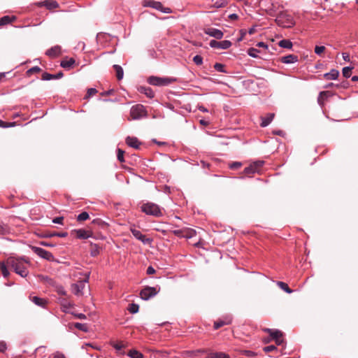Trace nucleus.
Returning a JSON list of instances; mask_svg holds the SVG:
<instances>
[{"label": "nucleus", "instance_id": "5701e85b", "mask_svg": "<svg viewBox=\"0 0 358 358\" xmlns=\"http://www.w3.org/2000/svg\"><path fill=\"white\" fill-rule=\"evenodd\" d=\"M274 113H268L266 117H262L261 127H265L268 126L274 117Z\"/></svg>", "mask_w": 358, "mask_h": 358}, {"label": "nucleus", "instance_id": "f257e3e1", "mask_svg": "<svg viewBox=\"0 0 358 358\" xmlns=\"http://www.w3.org/2000/svg\"><path fill=\"white\" fill-rule=\"evenodd\" d=\"M7 264L9 268H12L17 274L24 278L28 275L27 265L29 262L22 259L14 257L7 258Z\"/></svg>", "mask_w": 358, "mask_h": 358}, {"label": "nucleus", "instance_id": "7ed1b4c3", "mask_svg": "<svg viewBox=\"0 0 358 358\" xmlns=\"http://www.w3.org/2000/svg\"><path fill=\"white\" fill-rule=\"evenodd\" d=\"M264 162L263 161H257L252 163L249 166L245 168L243 173L251 177L254 173H259L263 166Z\"/></svg>", "mask_w": 358, "mask_h": 358}, {"label": "nucleus", "instance_id": "7c9ffc66", "mask_svg": "<svg viewBox=\"0 0 358 358\" xmlns=\"http://www.w3.org/2000/svg\"><path fill=\"white\" fill-rule=\"evenodd\" d=\"M110 345L117 350H121L123 348H125L127 346V343H124L123 341H117V342H110Z\"/></svg>", "mask_w": 358, "mask_h": 358}, {"label": "nucleus", "instance_id": "a19ab883", "mask_svg": "<svg viewBox=\"0 0 358 358\" xmlns=\"http://www.w3.org/2000/svg\"><path fill=\"white\" fill-rule=\"evenodd\" d=\"M138 309H139L138 305L135 304V303L130 304L129 308H128V310L131 313H133V314L134 313H136L138 311Z\"/></svg>", "mask_w": 358, "mask_h": 358}, {"label": "nucleus", "instance_id": "0eeeda50", "mask_svg": "<svg viewBox=\"0 0 358 358\" xmlns=\"http://www.w3.org/2000/svg\"><path fill=\"white\" fill-rule=\"evenodd\" d=\"M143 6L151 7L156 10H161L164 13H171V9L169 8H164L162 3L152 0H145L143 3Z\"/></svg>", "mask_w": 358, "mask_h": 358}, {"label": "nucleus", "instance_id": "680f3d73", "mask_svg": "<svg viewBox=\"0 0 358 358\" xmlns=\"http://www.w3.org/2000/svg\"><path fill=\"white\" fill-rule=\"evenodd\" d=\"M63 220H64L63 217H57L54 218L52 220V222L55 224H63Z\"/></svg>", "mask_w": 358, "mask_h": 358}, {"label": "nucleus", "instance_id": "79ce46f5", "mask_svg": "<svg viewBox=\"0 0 358 358\" xmlns=\"http://www.w3.org/2000/svg\"><path fill=\"white\" fill-rule=\"evenodd\" d=\"M326 48L324 46L316 45L314 51L315 54H317V55L322 56V55L324 52Z\"/></svg>", "mask_w": 358, "mask_h": 358}, {"label": "nucleus", "instance_id": "4be33fe9", "mask_svg": "<svg viewBox=\"0 0 358 358\" xmlns=\"http://www.w3.org/2000/svg\"><path fill=\"white\" fill-rule=\"evenodd\" d=\"M298 61V57L294 55H289L281 58V62L285 64H292Z\"/></svg>", "mask_w": 358, "mask_h": 358}, {"label": "nucleus", "instance_id": "58836bf2", "mask_svg": "<svg viewBox=\"0 0 358 358\" xmlns=\"http://www.w3.org/2000/svg\"><path fill=\"white\" fill-rule=\"evenodd\" d=\"M89 214L87 212H83L78 215L77 220L78 222H83L87 220V219H89Z\"/></svg>", "mask_w": 358, "mask_h": 358}, {"label": "nucleus", "instance_id": "4c0bfd02", "mask_svg": "<svg viewBox=\"0 0 358 358\" xmlns=\"http://www.w3.org/2000/svg\"><path fill=\"white\" fill-rule=\"evenodd\" d=\"M73 326L76 329L81 330L83 331L87 332L88 331V327H87V324H85L76 322V323L73 324Z\"/></svg>", "mask_w": 358, "mask_h": 358}, {"label": "nucleus", "instance_id": "c756f323", "mask_svg": "<svg viewBox=\"0 0 358 358\" xmlns=\"http://www.w3.org/2000/svg\"><path fill=\"white\" fill-rule=\"evenodd\" d=\"M196 235V231L190 228H184L183 238H190Z\"/></svg>", "mask_w": 358, "mask_h": 358}, {"label": "nucleus", "instance_id": "a878e982", "mask_svg": "<svg viewBox=\"0 0 358 358\" xmlns=\"http://www.w3.org/2000/svg\"><path fill=\"white\" fill-rule=\"evenodd\" d=\"M138 90L149 98H153L155 96V93L150 87H141Z\"/></svg>", "mask_w": 358, "mask_h": 358}, {"label": "nucleus", "instance_id": "f3484780", "mask_svg": "<svg viewBox=\"0 0 358 358\" xmlns=\"http://www.w3.org/2000/svg\"><path fill=\"white\" fill-rule=\"evenodd\" d=\"M17 20L15 15H5L0 18V27L11 24Z\"/></svg>", "mask_w": 358, "mask_h": 358}, {"label": "nucleus", "instance_id": "e433bc0d", "mask_svg": "<svg viewBox=\"0 0 358 358\" xmlns=\"http://www.w3.org/2000/svg\"><path fill=\"white\" fill-rule=\"evenodd\" d=\"M10 231V228L8 225L0 222V234L4 235L8 234Z\"/></svg>", "mask_w": 358, "mask_h": 358}, {"label": "nucleus", "instance_id": "13d9d810", "mask_svg": "<svg viewBox=\"0 0 358 358\" xmlns=\"http://www.w3.org/2000/svg\"><path fill=\"white\" fill-rule=\"evenodd\" d=\"M39 278H40L41 280H42L43 282H48L49 284H52V282H53L52 280L50 279L48 276L40 275Z\"/></svg>", "mask_w": 358, "mask_h": 358}, {"label": "nucleus", "instance_id": "4468645a", "mask_svg": "<svg viewBox=\"0 0 358 358\" xmlns=\"http://www.w3.org/2000/svg\"><path fill=\"white\" fill-rule=\"evenodd\" d=\"M131 232L136 239L141 241L144 244H150L152 241L150 238H146V236L143 235L139 230L136 229L131 228Z\"/></svg>", "mask_w": 358, "mask_h": 358}, {"label": "nucleus", "instance_id": "69168bd1", "mask_svg": "<svg viewBox=\"0 0 358 358\" xmlns=\"http://www.w3.org/2000/svg\"><path fill=\"white\" fill-rule=\"evenodd\" d=\"M245 355L250 357H255L256 354L254 352L252 351H245Z\"/></svg>", "mask_w": 358, "mask_h": 358}, {"label": "nucleus", "instance_id": "72a5a7b5", "mask_svg": "<svg viewBox=\"0 0 358 358\" xmlns=\"http://www.w3.org/2000/svg\"><path fill=\"white\" fill-rule=\"evenodd\" d=\"M278 45L282 48L287 49H290L292 47V43L289 40L287 39L281 40L280 41H279Z\"/></svg>", "mask_w": 358, "mask_h": 358}, {"label": "nucleus", "instance_id": "39448f33", "mask_svg": "<svg viewBox=\"0 0 358 358\" xmlns=\"http://www.w3.org/2000/svg\"><path fill=\"white\" fill-rule=\"evenodd\" d=\"M130 115L133 119L137 120L146 117L147 112L143 105L137 104L131 108Z\"/></svg>", "mask_w": 358, "mask_h": 358}, {"label": "nucleus", "instance_id": "37998d69", "mask_svg": "<svg viewBox=\"0 0 358 358\" xmlns=\"http://www.w3.org/2000/svg\"><path fill=\"white\" fill-rule=\"evenodd\" d=\"M352 69H353V67H349V66L344 67L343 69V76L345 78H349L351 75V71Z\"/></svg>", "mask_w": 358, "mask_h": 358}, {"label": "nucleus", "instance_id": "6e6d98bb", "mask_svg": "<svg viewBox=\"0 0 358 358\" xmlns=\"http://www.w3.org/2000/svg\"><path fill=\"white\" fill-rule=\"evenodd\" d=\"M173 234L178 237L183 238L184 228L181 229H177L172 231Z\"/></svg>", "mask_w": 358, "mask_h": 358}, {"label": "nucleus", "instance_id": "393cba45", "mask_svg": "<svg viewBox=\"0 0 358 358\" xmlns=\"http://www.w3.org/2000/svg\"><path fill=\"white\" fill-rule=\"evenodd\" d=\"M7 259L5 262H0V271L4 278H7L9 275Z\"/></svg>", "mask_w": 358, "mask_h": 358}, {"label": "nucleus", "instance_id": "1a4fd4ad", "mask_svg": "<svg viewBox=\"0 0 358 358\" xmlns=\"http://www.w3.org/2000/svg\"><path fill=\"white\" fill-rule=\"evenodd\" d=\"M276 21L278 24H282L284 27H291L294 24V20L288 15L281 13L278 16Z\"/></svg>", "mask_w": 358, "mask_h": 358}, {"label": "nucleus", "instance_id": "a211bd4d", "mask_svg": "<svg viewBox=\"0 0 358 358\" xmlns=\"http://www.w3.org/2000/svg\"><path fill=\"white\" fill-rule=\"evenodd\" d=\"M62 50L59 45H55L46 51V55L50 57H56L61 55Z\"/></svg>", "mask_w": 358, "mask_h": 358}, {"label": "nucleus", "instance_id": "ddd939ff", "mask_svg": "<svg viewBox=\"0 0 358 358\" xmlns=\"http://www.w3.org/2000/svg\"><path fill=\"white\" fill-rule=\"evenodd\" d=\"M71 234L74 235L78 238L86 239L92 236V232L85 229H75L71 231Z\"/></svg>", "mask_w": 358, "mask_h": 358}, {"label": "nucleus", "instance_id": "473e14b6", "mask_svg": "<svg viewBox=\"0 0 358 358\" xmlns=\"http://www.w3.org/2000/svg\"><path fill=\"white\" fill-rule=\"evenodd\" d=\"M113 68L116 72V77L117 80H121L123 78L124 72L122 68L119 65H114Z\"/></svg>", "mask_w": 358, "mask_h": 358}, {"label": "nucleus", "instance_id": "423d86ee", "mask_svg": "<svg viewBox=\"0 0 358 358\" xmlns=\"http://www.w3.org/2000/svg\"><path fill=\"white\" fill-rule=\"evenodd\" d=\"M174 80V79L169 78H159L157 76H150L148 80L150 85L156 86H166L173 83Z\"/></svg>", "mask_w": 358, "mask_h": 358}, {"label": "nucleus", "instance_id": "20e7f679", "mask_svg": "<svg viewBox=\"0 0 358 358\" xmlns=\"http://www.w3.org/2000/svg\"><path fill=\"white\" fill-rule=\"evenodd\" d=\"M264 331L268 333L272 340L275 341L277 345H280L283 343V333L278 329H264Z\"/></svg>", "mask_w": 358, "mask_h": 358}, {"label": "nucleus", "instance_id": "f03ea898", "mask_svg": "<svg viewBox=\"0 0 358 358\" xmlns=\"http://www.w3.org/2000/svg\"><path fill=\"white\" fill-rule=\"evenodd\" d=\"M141 210L147 215L155 217H161L162 215V210L158 205L154 203H146L142 205Z\"/></svg>", "mask_w": 358, "mask_h": 358}, {"label": "nucleus", "instance_id": "f704fd0d", "mask_svg": "<svg viewBox=\"0 0 358 358\" xmlns=\"http://www.w3.org/2000/svg\"><path fill=\"white\" fill-rule=\"evenodd\" d=\"M277 285H278V287L280 289H282V290H284L287 293L290 294V293L292 292V290L289 287V286L287 285V283H285L284 282L278 281L277 282Z\"/></svg>", "mask_w": 358, "mask_h": 358}, {"label": "nucleus", "instance_id": "0e129e2a", "mask_svg": "<svg viewBox=\"0 0 358 358\" xmlns=\"http://www.w3.org/2000/svg\"><path fill=\"white\" fill-rule=\"evenodd\" d=\"M155 272V269L152 266H149L147 268V274L148 275L154 274Z\"/></svg>", "mask_w": 358, "mask_h": 358}, {"label": "nucleus", "instance_id": "9d476101", "mask_svg": "<svg viewBox=\"0 0 358 358\" xmlns=\"http://www.w3.org/2000/svg\"><path fill=\"white\" fill-rule=\"evenodd\" d=\"M89 274L86 275L83 280L79 281L78 283H74L71 285V291L76 295H82L83 290L85 287V283L88 282Z\"/></svg>", "mask_w": 358, "mask_h": 358}, {"label": "nucleus", "instance_id": "5fc2aeb1", "mask_svg": "<svg viewBox=\"0 0 358 358\" xmlns=\"http://www.w3.org/2000/svg\"><path fill=\"white\" fill-rule=\"evenodd\" d=\"M276 350H277V348L275 345H268V346L264 347L263 348V350L265 352H273Z\"/></svg>", "mask_w": 358, "mask_h": 358}, {"label": "nucleus", "instance_id": "9b49d317", "mask_svg": "<svg viewBox=\"0 0 358 358\" xmlns=\"http://www.w3.org/2000/svg\"><path fill=\"white\" fill-rule=\"evenodd\" d=\"M210 46L213 48L227 50L231 45L230 41L224 40L222 41H217L215 40H211L209 43Z\"/></svg>", "mask_w": 358, "mask_h": 358}, {"label": "nucleus", "instance_id": "338daca9", "mask_svg": "<svg viewBox=\"0 0 358 358\" xmlns=\"http://www.w3.org/2000/svg\"><path fill=\"white\" fill-rule=\"evenodd\" d=\"M343 57L344 60H345L347 62L350 61V55L348 53H346V52L343 53Z\"/></svg>", "mask_w": 358, "mask_h": 358}, {"label": "nucleus", "instance_id": "052dcab7", "mask_svg": "<svg viewBox=\"0 0 358 358\" xmlns=\"http://www.w3.org/2000/svg\"><path fill=\"white\" fill-rule=\"evenodd\" d=\"M114 93H115V90L112 89V90H109L103 92L100 94L102 96H105L113 95Z\"/></svg>", "mask_w": 358, "mask_h": 358}, {"label": "nucleus", "instance_id": "de8ad7c7", "mask_svg": "<svg viewBox=\"0 0 358 358\" xmlns=\"http://www.w3.org/2000/svg\"><path fill=\"white\" fill-rule=\"evenodd\" d=\"M97 90L95 88H89L87 92V94L85 95V99H88L90 96L96 94L97 93Z\"/></svg>", "mask_w": 358, "mask_h": 358}, {"label": "nucleus", "instance_id": "cd10ccee", "mask_svg": "<svg viewBox=\"0 0 358 358\" xmlns=\"http://www.w3.org/2000/svg\"><path fill=\"white\" fill-rule=\"evenodd\" d=\"M339 75L338 71L336 69H332L329 73H325L324 77L327 80H335L338 78Z\"/></svg>", "mask_w": 358, "mask_h": 358}, {"label": "nucleus", "instance_id": "603ef678", "mask_svg": "<svg viewBox=\"0 0 358 358\" xmlns=\"http://www.w3.org/2000/svg\"><path fill=\"white\" fill-rule=\"evenodd\" d=\"M214 68L216 71H217L219 72H225L224 66L220 63H216L214 65Z\"/></svg>", "mask_w": 358, "mask_h": 358}, {"label": "nucleus", "instance_id": "49530a36", "mask_svg": "<svg viewBox=\"0 0 358 358\" xmlns=\"http://www.w3.org/2000/svg\"><path fill=\"white\" fill-rule=\"evenodd\" d=\"M40 71H41V69L39 68L38 66H34L32 68H31L30 69H29L27 71V74L28 76H30L33 73H39Z\"/></svg>", "mask_w": 358, "mask_h": 358}, {"label": "nucleus", "instance_id": "6e6552de", "mask_svg": "<svg viewBox=\"0 0 358 358\" xmlns=\"http://www.w3.org/2000/svg\"><path fill=\"white\" fill-rule=\"evenodd\" d=\"M159 290L160 288L157 289L156 287L147 286L141 291V298L143 300H148L150 298L155 296L159 292Z\"/></svg>", "mask_w": 358, "mask_h": 358}, {"label": "nucleus", "instance_id": "aec40b11", "mask_svg": "<svg viewBox=\"0 0 358 358\" xmlns=\"http://www.w3.org/2000/svg\"><path fill=\"white\" fill-rule=\"evenodd\" d=\"M126 143L129 146L134 148L136 149H138L140 145L141 144V143L139 142L137 138L131 136H128L126 138Z\"/></svg>", "mask_w": 358, "mask_h": 358}, {"label": "nucleus", "instance_id": "c9c22d12", "mask_svg": "<svg viewBox=\"0 0 358 358\" xmlns=\"http://www.w3.org/2000/svg\"><path fill=\"white\" fill-rule=\"evenodd\" d=\"M68 234L66 232H62V233H45L44 235V237L50 238L53 236H59V237H66L67 236Z\"/></svg>", "mask_w": 358, "mask_h": 358}, {"label": "nucleus", "instance_id": "2eb2a0df", "mask_svg": "<svg viewBox=\"0 0 358 358\" xmlns=\"http://www.w3.org/2000/svg\"><path fill=\"white\" fill-rule=\"evenodd\" d=\"M204 33L217 39H221L224 35L221 30L215 28H206Z\"/></svg>", "mask_w": 358, "mask_h": 358}, {"label": "nucleus", "instance_id": "bb28decb", "mask_svg": "<svg viewBox=\"0 0 358 358\" xmlns=\"http://www.w3.org/2000/svg\"><path fill=\"white\" fill-rule=\"evenodd\" d=\"M227 6L226 0H211L210 7L220 8Z\"/></svg>", "mask_w": 358, "mask_h": 358}, {"label": "nucleus", "instance_id": "09e8293b", "mask_svg": "<svg viewBox=\"0 0 358 358\" xmlns=\"http://www.w3.org/2000/svg\"><path fill=\"white\" fill-rule=\"evenodd\" d=\"M124 152L122 149H120V148L117 149V159L120 162H124Z\"/></svg>", "mask_w": 358, "mask_h": 358}, {"label": "nucleus", "instance_id": "864d4df0", "mask_svg": "<svg viewBox=\"0 0 358 358\" xmlns=\"http://www.w3.org/2000/svg\"><path fill=\"white\" fill-rule=\"evenodd\" d=\"M193 62L196 64V65H201L203 62V58L200 55H196L193 58Z\"/></svg>", "mask_w": 358, "mask_h": 358}, {"label": "nucleus", "instance_id": "c03bdc74", "mask_svg": "<svg viewBox=\"0 0 358 358\" xmlns=\"http://www.w3.org/2000/svg\"><path fill=\"white\" fill-rule=\"evenodd\" d=\"M41 78L43 80H52V79H55V74H50L49 73L44 72L42 74V78Z\"/></svg>", "mask_w": 358, "mask_h": 358}, {"label": "nucleus", "instance_id": "b1692460", "mask_svg": "<svg viewBox=\"0 0 358 358\" xmlns=\"http://www.w3.org/2000/svg\"><path fill=\"white\" fill-rule=\"evenodd\" d=\"M30 300L34 302L36 305L44 308L46 304V301L44 299L38 296H30Z\"/></svg>", "mask_w": 358, "mask_h": 358}, {"label": "nucleus", "instance_id": "6ab92c4d", "mask_svg": "<svg viewBox=\"0 0 358 358\" xmlns=\"http://www.w3.org/2000/svg\"><path fill=\"white\" fill-rule=\"evenodd\" d=\"M75 63H76V61L73 58L66 57L61 62L60 65L64 69L69 70L73 67Z\"/></svg>", "mask_w": 358, "mask_h": 358}, {"label": "nucleus", "instance_id": "3c124183", "mask_svg": "<svg viewBox=\"0 0 358 358\" xmlns=\"http://www.w3.org/2000/svg\"><path fill=\"white\" fill-rule=\"evenodd\" d=\"M61 305L65 309L69 308L73 306V305L70 302L67 301V300L65 299L61 300Z\"/></svg>", "mask_w": 358, "mask_h": 358}, {"label": "nucleus", "instance_id": "412c9836", "mask_svg": "<svg viewBox=\"0 0 358 358\" xmlns=\"http://www.w3.org/2000/svg\"><path fill=\"white\" fill-rule=\"evenodd\" d=\"M231 319H225V320L219 319L214 322L213 328H214V329H218L224 325L231 324Z\"/></svg>", "mask_w": 358, "mask_h": 358}, {"label": "nucleus", "instance_id": "f8f14e48", "mask_svg": "<svg viewBox=\"0 0 358 358\" xmlns=\"http://www.w3.org/2000/svg\"><path fill=\"white\" fill-rule=\"evenodd\" d=\"M31 250L34 251V253H36V255H38V256L45 259L50 260L53 259V255H52V253L43 248L32 246Z\"/></svg>", "mask_w": 358, "mask_h": 358}, {"label": "nucleus", "instance_id": "dca6fc26", "mask_svg": "<svg viewBox=\"0 0 358 358\" xmlns=\"http://www.w3.org/2000/svg\"><path fill=\"white\" fill-rule=\"evenodd\" d=\"M36 5L39 7L45 6L48 10H53L59 7V3L52 0H46L44 1H41L36 3Z\"/></svg>", "mask_w": 358, "mask_h": 358}, {"label": "nucleus", "instance_id": "8fccbe9b", "mask_svg": "<svg viewBox=\"0 0 358 358\" xmlns=\"http://www.w3.org/2000/svg\"><path fill=\"white\" fill-rule=\"evenodd\" d=\"M92 248L91 250V255L93 257H96L99 253V247L96 245H92Z\"/></svg>", "mask_w": 358, "mask_h": 358}, {"label": "nucleus", "instance_id": "4d7b16f0", "mask_svg": "<svg viewBox=\"0 0 358 358\" xmlns=\"http://www.w3.org/2000/svg\"><path fill=\"white\" fill-rule=\"evenodd\" d=\"M241 166H242V164L241 162H233V163L230 164H229V168L231 169H238Z\"/></svg>", "mask_w": 358, "mask_h": 358}, {"label": "nucleus", "instance_id": "e2e57ef3", "mask_svg": "<svg viewBox=\"0 0 358 358\" xmlns=\"http://www.w3.org/2000/svg\"><path fill=\"white\" fill-rule=\"evenodd\" d=\"M6 350V343L4 341H0V352H3Z\"/></svg>", "mask_w": 358, "mask_h": 358}, {"label": "nucleus", "instance_id": "774afa93", "mask_svg": "<svg viewBox=\"0 0 358 358\" xmlns=\"http://www.w3.org/2000/svg\"><path fill=\"white\" fill-rule=\"evenodd\" d=\"M53 358H66V357L62 353H56V354L54 355Z\"/></svg>", "mask_w": 358, "mask_h": 358}, {"label": "nucleus", "instance_id": "ea45409f", "mask_svg": "<svg viewBox=\"0 0 358 358\" xmlns=\"http://www.w3.org/2000/svg\"><path fill=\"white\" fill-rule=\"evenodd\" d=\"M257 52H259V50L255 48H250L248 50V54L250 57H254V58L257 57Z\"/></svg>", "mask_w": 358, "mask_h": 358}, {"label": "nucleus", "instance_id": "c85d7f7f", "mask_svg": "<svg viewBox=\"0 0 358 358\" xmlns=\"http://www.w3.org/2000/svg\"><path fill=\"white\" fill-rule=\"evenodd\" d=\"M208 358H230L229 355L222 352H211L208 355Z\"/></svg>", "mask_w": 358, "mask_h": 358}, {"label": "nucleus", "instance_id": "a18cd8bd", "mask_svg": "<svg viewBox=\"0 0 358 358\" xmlns=\"http://www.w3.org/2000/svg\"><path fill=\"white\" fill-rule=\"evenodd\" d=\"M15 125H16L15 122H6L3 120H0V127L6 128V127H14Z\"/></svg>", "mask_w": 358, "mask_h": 358}, {"label": "nucleus", "instance_id": "2f4dec72", "mask_svg": "<svg viewBox=\"0 0 358 358\" xmlns=\"http://www.w3.org/2000/svg\"><path fill=\"white\" fill-rule=\"evenodd\" d=\"M127 355L130 358H143V355L136 350H131L128 352Z\"/></svg>", "mask_w": 358, "mask_h": 358}, {"label": "nucleus", "instance_id": "bf43d9fd", "mask_svg": "<svg viewBox=\"0 0 358 358\" xmlns=\"http://www.w3.org/2000/svg\"><path fill=\"white\" fill-rule=\"evenodd\" d=\"M57 292L60 295H62V296L66 295V292L64 290V287L62 286H59L57 287Z\"/></svg>", "mask_w": 358, "mask_h": 358}]
</instances>
